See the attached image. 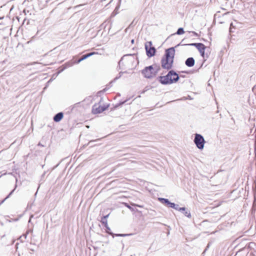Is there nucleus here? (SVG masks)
I'll return each mask as SVG.
<instances>
[{
	"label": "nucleus",
	"mask_w": 256,
	"mask_h": 256,
	"mask_svg": "<svg viewBox=\"0 0 256 256\" xmlns=\"http://www.w3.org/2000/svg\"><path fill=\"white\" fill-rule=\"evenodd\" d=\"M175 52V49L173 47L166 50L160 61L161 66L164 69L169 70L172 68Z\"/></svg>",
	"instance_id": "1"
},
{
	"label": "nucleus",
	"mask_w": 256,
	"mask_h": 256,
	"mask_svg": "<svg viewBox=\"0 0 256 256\" xmlns=\"http://www.w3.org/2000/svg\"><path fill=\"white\" fill-rule=\"evenodd\" d=\"M179 78L178 74L173 70H170L165 76L158 77V81L162 84H169L176 82Z\"/></svg>",
	"instance_id": "2"
},
{
	"label": "nucleus",
	"mask_w": 256,
	"mask_h": 256,
	"mask_svg": "<svg viewBox=\"0 0 256 256\" xmlns=\"http://www.w3.org/2000/svg\"><path fill=\"white\" fill-rule=\"evenodd\" d=\"M160 70V66L154 64L146 67L142 70V73L145 78H150L156 76Z\"/></svg>",
	"instance_id": "3"
},
{
	"label": "nucleus",
	"mask_w": 256,
	"mask_h": 256,
	"mask_svg": "<svg viewBox=\"0 0 256 256\" xmlns=\"http://www.w3.org/2000/svg\"><path fill=\"white\" fill-rule=\"evenodd\" d=\"M144 48L146 51V56L148 58L154 56L156 54V49L153 46L152 42H147L144 44Z\"/></svg>",
	"instance_id": "4"
},
{
	"label": "nucleus",
	"mask_w": 256,
	"mask_h": 256,
	"mask_svg": "<svg viewBox=\"0 0 256 256\" xmlns=\"http://www.w3.org/2000/svg\"><path fill=\"white\" fill-rule=\"evenodd\" d=\"M108 107V104H104L102 106L98 104H95L92 108V112L94 114H100L106 110Z\"/></svg>",
	"instance_id": "5"
},
{
	"label": "nucleus",
	"mask_w": 256,
	"mask_h": 256,
	"mask_svg": "<svg viewBox=\"0 0 256 256\" xmlns=\"http://www.w3.org/2000/svg\"><path fill=\"white\" fill-rule=\"evenodd\" d=\"M158 200L162 203L166 204L168 207L176 208L179 211L185 210H186L185 208H178V205H176L174 203L170 202L167 199L159 198Z\"/></svg>",
	"instance_id": "6"
},
{
	"label": "nucleus",
	"mask_w": 256,
	"mask_h": 256,
	"mask_svg": "<svg viewBox=\"0 0 256 256\" xmlns=\"http://www.w3.org/2000/svg\"><path fill=\"white\" fill-rule=\"evenodd\" d=\"M194 142L199 149H202L205 143L204 138L200 134H196Z\"/></svg>",
	"instance_id": "7"
},
{
	"label": "nucleus",
	"mask_w": 256,
	"mask_h": 256,
	"mask_svg": "<svg viewBox=\"0 0 256 256\" xmlns=\"http://www.w3.org/2000/svg\"><path fill=\"white\" fill-rule=\"evenodd\" d=\"M190 46H193L196 47V48L198 50L199 52H200L202 56V58L204 57V52L206 48V46L202 43H192L188 44Z\"/></svg>",
	"instance_id": "8"
},
{
	"label": "nucleus",
	"mask_w": 256,
	"mask_h": 256,
	"mask_svg": "<svg viewBox=\"0 0 256 256\" xmlns=\"http://www.w3.org/2000/svg\"><path fill=\"white\" fill-rule=\"evenodd\" d=\"M110 214H108L107 215L104 216L102 218L100 222L104 226V227L106 228L107 232L110 230V228L108 226L107 218L108 216Z\"/></svg>",
	"instance_id": "9"
},
{
	"label": "nucleus",
	"mask_w": 256,
	"mask_h": 256,
	"mask_svg": "<svg viewBox=\"0 0 256 256\" xmlns=\"http://www.w3.org/2000/svg\"><path fill=\"white\" fill-rule=\"evenodd\" d=\"M194 62L195 61L193 58H189L186 60L185 64L186 66L192 67L194 66Z\"/></svg>",
	"instance_id": "10"
},
{
	"label": "nucleus",
	"mask_w": 256,
	"mask_h": 256,
	"mask_svg": "<svg viewBox=\"0 0 256 256\" xmlns=\"http://www.w3.org/2000/svg\"><path fill=\"white\" fill-rule=\"evenodd\" d=\"M98 54V52H90V53H88V54H84V55H83L82 58H80L78 60V62H80L81 61L85 60L86 58L92 56H93V55H94V54Z\"/></svg>",
	"instance_id": "11"
},
{
	"label": "nucleus",
	"mask_w": 256,
	"mask_h": 256,
	"mask_svg": "<svg viewBox=\"0 0 256 256\" xmlns=\"http://www.w3.org/2000/svg\"><path fill=\"white\" fill-rule=\"evenodd\" d=\"M64 115L62 112L57 114L54 118V120L56 122H58L63 118Z\"/></svg>",
	"instance_id": "12"
},
{
	"label": "nucleus",
	"mask_w": 256,
	"mask_h": 256,
	"mask_svg": "<svg viewBox=\"0 0 256 256\" xmlns=\"http://www.w3.org/2000/svg\"><path fill=\"white\" fill-rule=\"evenodd\" d=\"M184 33V29L182 28H179L178 30H177L176 34H182Z\"/></svg>",
	"instance_id": "13"
},
{
	"label": "nucleus",
	"mask_w": 256,
	"mask_h": 256,
	"mask_svg": "<svg viewBox=\"0 0 256 256\" xmlns=\"http://www.w3.org/2000/svg\"><path fill=\"white\" fill-rule=\"evenodd\" d=\"M184 214L186 216H187L188 218H190V216H191V214H190V212H188V211L186 212H184Z\"/></svg>",
	"instance_id": "14"
},
{
	"label": "nucleus",
	"mask_w": 256,
	"mask_h": 256,
	"mask_svg": "<svg viewBox=\"0 0 256 256\" xmlns=\"http://www.w3.org/2000/svg\"><path fill=\"white\" fill-rule=\"evenodd\" d=\"M132 206H134V204H132ZM136 206H138V207H140V208H142V206H139V205H135Z\"/></svg>",
	"instance_id": "15"
}]
</instances>
